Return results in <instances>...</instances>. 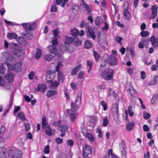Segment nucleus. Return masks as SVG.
Returning <instances> with one entry per match:
<instances>
[{"instance_id":"obj_11","label":"nucleus","mask_w":158,"mask_h":158,"mask_svg":"<svg viewBox=\"0 0 158 158\" xmlns=\"http://www.w3.org/2000/svg\"><path fill=\"white\" fill-rule=\"evenodd\" d=\"M13 52L15 55H16L17 56H22L25 54L24 50L21 49H19L17 48L14 50Z\"/></svg>"},{"instance_id":"obj_61","label":"nucleus","mask_w":158,"mask_h":158,"mask_svg":"<svg viewBox=\"0 0 158 158\" xmlns=\"http://www.w3.org/2000/svg\"><path fill=\"white\" fill-rule=\"evenodd\" d=\"M96 132L98 133V137L101 138L102 136V134L101 131L99 128H97Z\"/></svg>"},{"instance_id":"obj_64","label":"nucleus","mask_w":158,"mask_h":158,"mask_svg":"<svg viewBox=\"0 0 158 158\" xmlns=\"http://www.w3.org/2000/svg\"><path fill=\"white\" fill-rule=\"evenodd\" d=\"M78 77L80 79L82 78L84 76V73L83 71H81L78 74Z\"/></svg>"},{"instance_id":"obj_28","label":"nucleus","mask_w":158,"mask_h":158,"mask_svg":"<svg viewBox=\"0 0 158 158\" xmlns=\"http://www.w3.org/2000/svg\"><path fill=\"white\" fill-rule=\"evenodd\" d=\"M42 56V51L39 48H37L35 55V57L37 59H39Z\"/></svg>"},{"instance_id":"obj_32","label":"nucleus","mask_w":158,"mask_h":158,"mask_svg":"<svg viewBox=\"0 0 158 158\" xmlns=\"http://www.w3.org/2000/svg\"><path fill=\"white\" fill-rule=\"evenodd\" d=\"M81 93L80 92L77 95V98L75 100V104H77L78 103L79 104H80L81 101Z\"/></svg>"},{"instance_id":"obj_54","label":"nucleus","mask_w":158,"mask_h":158,"mask_svg":"<svg viewBox=\"0 0 158 158\" xmlns=\"http://www.w3.org/2000/svg\"><path fill=\"white\" fill-rule=\"evenodd\" d=\"M101 105L103 107V110L105 111L107 109V105L106 103L104 101H102L101 102Z\"/></svg>"},{"instance_id":"obj_9","label":"nucleus","mask_w":158,"mask_h":158,"mask_svg":"<svg viewBox=\"0 0 158 158\" xmlns=\"http://www.w3.org/2000/svg\"><path fill=\"white\" fill-rule=\"evenodd\" d=\"M48 81L51 82V85L49 86V88L50 89H55L60 84L59 82L56 81H52L51 80H50Z\"/></svg>"},{"instance_id":"obj_10","label":"nucleus","mask_w":158,"mask_h":158,"mask_svg":"<svg viewBox=\"0 0 158 158\" xmlns=\"http://www.w3.org/2000/svg\"><path fill=\"white\" fill-rule=\"evenodd\" d=\"M67 112L70 116V120L72 122H74L76 116L74 111L72 110L69 109L67 110Z\"/></svg>"},{"instance_id":"obj_4","label":"nucleus","mask_w":158,"mask_h":158,"mask_svg":"<svg viewBox=\"0 0 158 158\" xmlns=\"http://www.w3.org/2000/svg\"><path fill=\"white\" fill-rule=\"evenodd\" d=\"M118 102H116L112 105V111L113 113L114 118L118 119L119 114L118 113Z\"/></svg>"},{"instance_id":"obj_31","label":"nucleus","mask_w":158,"mask_h":158,"mask_svg":"<svg viewBox=\"0 0 158 158\" xmlns=\"http://www.w3.org/2000/svg\"><path fill=\"white\" fill-rule=\"evenodd\" d=\"M14 153V158H20L22 154V152L19 150H17L16 148H15V153Z\"/></svg>"},{"instance_id":"obj_50","label":"nucleus","mask_w":158,"mask_h":158,"mask_svg":"<svg viewBox=\"0 0 158 158\" xmlns=\"http://www.w3.org/2000/svg\"><path fill=\"white\" fill-rule=\"evenodd\" d=\"M149 35V32L147 31H142L140 32V35L142 37H146Z\"/></svg>"},{"instance_id":"obj_48","label":"nucleus","mask_w":158,"mask_h":158,"mask_svg":"<svg viewBox=\"0 0 158 158\" xmlns=\"http://www.w3.org/2000/svg\"><path fill=\"white\" fill-rule=\"evenodd\" d=\"M151 116V114L149 113L146 111H145L143 113V116L145 119H147L149 118Z\"/></svg>"},{"instance_id":"obj_8","label":"nucleus","mask_w":158,"mask_h":158,"mask_svg":"<svg viewBox=\"0 0 158 158\" xmlns=\"http://www.w3.org/2000/svg\"><path fill=\"white\" fill-rule=\"evenodd\" d=\"M150 42L153 47L154 48L156 49L158 46V41L157 38H155L154 36H152L150 38Z\"/></svg>"},{"instance_id":"obj_34","label":"nucleus","mask_w":158,"mask_h":158,"mask_svg":"<svg viewBox=\"0 0 158 158\" xmlns=\"http://www.w3.org/2000/svg\"><path fill=\"white\" fill-rule=\"evenodd\" d=\"M50 50V52L53 54H56L57 53V50L56 48L54 46H50L48 47Z\"/></svg>"},{"instance_id":"obj_62","label":"nucleus","mask_w":158,"mask_h":158,"mask_svg":"<svg viewBox=\"0 0 158 158\" xmlns=\"http://www.w3.org/2000/svg\"><path fill=\"white\" fill-rule=\"evenodd\" d=\"M122 40V38L121 37L117 36L115 38V40L118 43H120Z\"/></svg>"},{"instance_id":"obj_7","label":"nucleus","mask_w":158,"mask_h":158,"mask_svg":"<svg viewBox=\"0 0 158 158\" xmlns=\"http://www.w3.org/2000/svg\"><path fill=\"white\" fill-rule=\"evenodd\" d=\"M22 35L25 39L27 40H31L33 37L32 33L27 30L23 32L22 33Z\"/></svg>"},{"instance_id":"obj_41","label":"nucleus","mask_w":158,"mask_h":158,"mask_svg":"<svg viewBox=\"0 0 158 158\" xmlns=\"http://www.w3.org/2000/svg\"><path fill=\"white\" fill-rule=\"evenodd\" d=\"M17 116L21 119L24 120L26 119V118L24 113L23 112H19L17 114Z\"/></svg>"},{"instance_id":"obj_20","label":"nucleus","mask_w":158,"mask_h":158,"mask_svg":"<svg viewBox=\"0 0 158 158\" xmlns=\"http://www.w3.org/2000/svg\"><path fill=\"white\" fill-rule=\"evenodd\" d=\"M73 43L75 46L77 47L81 45V41L76 37H74Z\"/></svg>"},{"instance_id":"obj_26","label":"nucleus","mask_w":158,"mask_h":158,"mask_svg":"<svg viewBox=\"0 0 158 158\" xmlns=\"http://www.w3.org/2000/svg\"><path fill=\"white\" fill-rule=\"evenodd\" d=\"M92 44L91 42L89 40L85 41L84 44V47L86 49H89L92 46Z\"/></svg>"},{"instance_id":"obj_53","label":"nucleus","mask_w":158,"mask_h":158,"mask_svg":"<svg viewBox=\"0 0 158 158\" xmlns=\"http://www.w3.org/2000/svg\"><path fill=\"white\" fill-rule=\"evenodd\" d=\"M10 47L12 49H16L18 48V46L17 44L12 43L10 44Z\"/></svg>"},{"instance_id":"obj_18","label":"nucleus","mask_w":158,"mask_h":158,"mask_svg":"<svg viewBox=\"0 0 158 158\" xmlns=\"http://www.w3.org/2000/svg\"><path fill=\"white\" fill-rule=\"evenodd\" d=\"M81 65L79 64L78 66L74 67L71 72V74L72 75H76L78 71L81 69Z\"/></svg>"},{"instance_id":"obj_29","label":"nucleus","mask_w":158,"mask_h":158,"mask_svg":"<svg viewBox=\"0 0 158 158\" xmlns=\"http://www.w3.org/2000/svg\"><path fill=\"white\" fill-rule=\"evenodd\" d=\"M57 92L56 90H49L48 91L46 94V95L48 98H49L51 97L56 94Z\"/></svg>"},{"instance_id":"obj_63","label":"nucleus","mask_w":158,"mask_h":158,"mask_svg":"<svg viewBox=\"0 0 158 158\" xmlns=\"http://www.w3.org/2000/svg\"><path fill=\"white\" fill-rule=\"evenodd\" d=\"M24 125L25 127V130L26 131H27L29 130L30 129V124L27 123H25Z\"/></svg>"},{"instance_id":"obj_16","label":"nucleus","mask_w":158,"mask_h":158,"mask_svg":"<svg viewBox=\"0 0 158 158\" xmlns=\"http://www.w3.org/2000/svg\"><path fill=\"white\" fill-rule=\"evenodd\" d=\"M124 16L125 19H131V14L128 11V7L126 9H125L124 11Z\"/></svg>"},{"instance_id":"obj_3","label":"nucleus","mask_w":158,"mask_h":158,"mask_svg":"<svg viewBox=\"0 0 158 158\" xmlns=\"http://www.w3.org/2000/svg\"><path fill=\"white\" fill-rule=\"evenodd\" d=\"M91 147L86 144L83 149L82 151L83 156L84 158H87L88 156L91 153Z\"/></svg>"},{"instance_id":"obj_47","label":"nucleus","mask_w":158,"mask_h":158,"mask_svg":"<svg viewBox=\"0 0 158 158\" xmlns=\"http://www.w3.org/2000/svg\"><path fill=\"white\" fill-rule=\"evenodd\" d=\"M86 136L88 138L89 140L91 142L94 140V137L91 134L89 133H87Z\"/></svg>"},{"instance_id":"obj_43","label":"nucleus","mask_w":158,"mask_h":158,"mask_svg":"<svg viewBox=\"0 0 158 158\" xmlns=\"http://www.w3.org/2000/svg\"><path fill=\"white\" fill-rule=\"evenodd\" d=\"M6 131V128L5 126L2 125L0 128V138H1L3 135V133L5 132Z\"/></svg>"},{"instance_id":"obj_45","label":"nucleus","mask_w":158,"mask_h":158,"mask_svg":"<svg viewBox=\"0 0 158 158\" xmlns=\"http://www.w3.org/2000/svg\"><path fill=\"white\" fill-rule=\"evenodd\" d=\"M127 111L128 113H129V115L130 116H132L133 115V112L132 110V107L129 106H128L127 109Z\"/></svg>"},{"instance_id":"obj_12","label":"nucleus","mask_w":158,"mask_h":158,"mask_svg":"<svg viewBox=\"0 0 158 158\" xmlns=\"http://www.w3.org/2000/svg\"><path fill=\"white\" fill-rule=\"evenodd\" d=\"M45 133L48 136H51L53 135L55 133V131L52 130L49 127V125L48 124L47 126L46 127Z\"/></svg>"},{"instance_id":"obj_51","label":"nucleus","mask_w":158,"mask_h":158,"mask_svg":"<svg viewBox=\"0 0 158 158\" xmlns=\"http://www.w3.org/2000/svg\"><path fill=\"white\" fill-rule=\"evenodd\" d=\"M94 56L95 60L97 61L100 58V55L98 53L95 51H94Z\"/></svg>"},{"instance_id":"obj_46","label":"nucleus","mask_w":158,"mask_h":158,"mask_svg":"<svg viewBox=\"0 0 158 158\" xmlns=\"http://www.w3.org/2000/svg\"><path fill=\"white\" fill-rule=\"evenodd\" d=\"M45 59L48 61H51L53 59V56L50 54H47L45 56Z\"/></svg>"},{"instance_id":"obj_44","label":"nucleus","mask_w":158,"mask_h":158,"mask_svg":"<svg viewBox=\"0 0 158 158\" xmlns=\"http://www.w3.org/2000/svg\"><path fill=\"white\" fill-rule=\"evenodd\" d=\"M52 44L53 45H56L58 44L57 40V37L56 36H54L53 38V39L52 40Z\"/></svg>"},{"instance_id":"obj_40","label":"nucleus","mask_w":158,"mask_h":158,"mask_svg":"<svg viewBox=\"0 0 158 158\" xmlns=\"http://www.w3.org/2000/svg\"><path fill=\"white\" fill-rule=\"evenodd\" d=\"M56 4L57 5H60L62 7H64L65 4L62 0H56Z\"/></svg>"},{"instance_id":"obj_36","label":"nucleus","mask_w":158,"mask_h":158,"mask_svg":"<svg viewBox=\"0 0 158 158\" xmlns=\"http://www.w3.org/2000/svg\"><path fill=\"white\" fill-rule=\"evenodd\" d=\"M7 37L10 39H14L17 38V35L15 33H9L7 34Z\"/></svg>"},{"instance_id":"obj_33","label":"nucleus","mask_w":158,"mask_h":158,"mask_svg":"<svg viewBox=\"0 0 158 158\" xmlns=\"http://www.w3.org/2000/svg\"><path fill=\"white\" fill-rule=\"evenodd\" d=\"M73 38L71 37L66 36L65 37V44H69L73 42Z\"/></svg>"},{"instance_id":"obj_35","label":"nucleus","mask_w":158,"mask_h":158,"mask_svg":"<svg viewBox=\"0 0 158 158\" xmlns=\"http://www.w3.org/2000/svg\"><path fill=\"white\" fill-rule=\"evenodd\" d=\"M108 155L109 158H117V156L112 153V149L108 150Z\"/></svg>"},{"instance_id":"obj_21","label":"nucleus","mask_w":158,"mask_h":158,"mask_svg":"<svg viewBox=\"0 0 158 158\" xmlns=\"http://www.w3.org/2000/svg\"><path fill=\"white\" fill-rule=\"evenodd\" d=\"M87 35L88 38H91L93 40H95L96 38V35L94 32L90 31L89 29L87 31Z\"/></svg>"},{"instance_id":"obj_22","label":"nucleus","mask_w":158,"mask_h":158,"mask_svg":"<svg viewBox=\"0 0 158 158\" xmlns=\"http://www.w3.org/2000/svg\"><path fill=\"white\" fill-rule=\"evenodd\" d=\"M70 32L73 36H74V37H76V36L78 35L79 31L75 28H73L70 30Z\"/></svg>"},{"instance_id":"obj_6","label":"nucleus","mask_w":158,"mask_h":158,"mask_svg":"<svg viewBox=\"0 0 158 158\" xmlns=\"http://www.w3.org/2000/svg\"><path fill=\"white\" fill-rule=\"evenodd\" d=\"M158 6L157 5H153L151 8L152 13L150 19H153L156 17L157 13Z\"/></svg>"},{"instance_id":"obj_49","label":"nucleus","mask_w":158,"mask_h":158,"mask_svg":"<svg viewBox=\"0 0 158 158\" xmlns=\"http://www.w3.org/2000/svg\"><path fill=\"white\" fill-rule=\"evenodd\" d=\"M36 26V24L35 23H34L32 24H29L28 27V30L30 31L33 30L35 29Z\"/></svg>"},{"instance_id":"obj_24","label":"nucleus","mask_w":158,"mask_h":158,"mask_svg":"<svg viewBox=\"0 0 158 158\" xmlns=\"http://www.w3.org/2000/svg\"><path fill=\"white\" fill-rule=\"evenodd\" d=\"M22 64L19 62L14 64V70L16 72H19L21 70Z\"/></svg>"},{"instance_id":"obj_15","label":"nucleus","mask_w":158,"mask_h":158,"mask_svg":"<svg viewBox=\"0 0 158 158\" xmlns=\"http://www.w3.org/2000/svg\"><path fill=\"white\" fill-rule=\"evenodd\" d=\"M6 150L3 147L0 148V158H6Z\"/></svg>"},{"instance_id":"obj_5","label":"nucleus","mask_w":158,"mask_h":158,"mask_svg":"<svg viewBox=\"0 0 158 158\" xmlns=\"http://www.w3.org/2000/svg\"><path fill=\"white\" fill-rule=\"evenodd\" d=\"M108 63L111 65H116L117 61L116 57L112 55H110L108 58Z\"/></svg>"},{"instance_id":"obj_57","label":"nucleus","mask_w":158,"mask_h":158,"mask_svg":"<svg viewBox=\"0 0 158 158\" xmlns=\"http://www.w3.org/2000/svg\"><path fill=\"white\" fill-rule=\"evenodd\" d=\"M103 125L104 127L106 126L107 125L108 123V118H104L103 119Z\"/></svg>"},{"instance_id":"obj_59","label":"nucleus","mask_w":158,"mask_h":158,"mask_svg":"<svg viewBox=\"0 0 158 158\" xmlns=\"http://www.w3.org/2000/svg\"><path fill=\"white\" fill-rule=\"evenodd\" d=\"M44 152L45 154H48L49 152V146L47 145L45 147L44 149Z\"/></svg>"},{"instance_id":"obj_2","label":"nucleus","mask_w":158,"mask_h":158,"mask_svg":"<svg viewBox=\"0 0 158 158\" xmlns=\"http://www.w3.org/2000/svg\"><path fill=\"white\" fill-rule=\"evenodd\" d=\"M98 42L102 47H105L106 44V37L102 33L98 32Z\"/></svg>"},{"instance_id":"obj_19","label":"nucleus","mask_w":158,"mask_h":158,"mask_svg":"<svg viewBox=\"0 0 158 158\" xmlns=\"http://www.w3.org/2000/svg\"><path fill=\"white\" fill-rule=\"evenodd\" d=\"M15 152V148H12L8 149L7 153L8 156L10 157H14Z\"/></svg>"},{"instance_id":"obj_52","label":"nucleus","mask_w":158,"mask_h":158,"mask_svg":"<svg viewBox=\"0 0 158 158\" xmlns=\"http://www.w3.org/2000/svg\"><path fill=\"white\" fill-rule=\"evenodd\" d=\"M122 147L123 148V150L122 151V155L123 156L126 157V147L125 145L124 144L122 145Z\"/></svg>"},{"instance_id":"obj_56","label":"nucleus","mask_w":158,"mask_h":158,"mask_svg":"<svg viewBox=\"0 0 158 158\" xmlns=\"http://www.w3.org/2000/svg\"><path fill=\"white\" fill-rule=\"evenodd\" d=\"M108 25L106 22H105L104 26L102 28V30L104 31H106L108 29Z\"/></svg>"},{"instance_id":"obj_30","label":"nucleus","mask_w":158,"mask_h":158,"mask_svg":"<svg viewBox=\"0 0 158 158\" xmlns=\"http://www.w3.org/2000/svg\"><path fill=\"white\" fill-rule=\"evenodd\" d=\"M102 18L101 17H98L95 20V24L97 26H99L103 23L101 21Z\"/></svg>"},{"instance_id":"obj_1","label":"nucleus","mask_w":158,"mask_h":158,"mask_svg":"<svg viewBox=\"0 0 158 158\" xmlns=\"http://www.w3.org/2000/svg\"><path fill=\"white\" fill-rule=\"evenodd\" d=\"M114 71L111 69H106L102 73V77L107 80L111 79L113 77Z\"/></svg>"},{"instance_id":"obj_42","label":"nucleus","mask_w":158,"mask_h":158,"mask_svg":"<svg viewBox=\"0 0 158 158\" xmlns=\"http://www.w3.org/2000/svg\"><path fill=\"white\" fill-rule=\"evenodd\" d=\"M71 109L74 111L77 110L78 108L77 104H74L73 102H71Z\"/></svg>"},{"instance_id":"obj_14","label":"nucleus","mask_w":158,"mask_h":158,"mask_svg":"<svg viewBox=\"0 0 158 158\" xmlns=\"http://www.w3.org/2000/svg\"><path fill=\"white\" fill-rule=\"evenodd\" d=\"M14 76L15 75L12 73L10 72L5 76V78L8 82H11L13 81Z\"/></svg>"},{"instance_id":"obj_38","label":"nucleus","mask_w":158,"mask_h":158,"mask_svg":"<svg viewBox=\"0 0 158 158\" xmlns=\"http://www.w3.org/2000/svg\"><path fill=\"white\" fill-rule=\"evenodd\" d=\"M142 41L145 45L146 47L148 48L147 46L149 44V40L147 38H143L142 39Z\"/></svg>"},{"instance_id":"obj_25","label":"nucleus","mask_w":158,"mask_h":158,"mask_svg":"<svg viewBox=\"0 0 158 158\" xmlns=\"http://www.w3.org/2000/svg\"><path fill=\"white\" fill-rule=\"evenodd\" d=\"M68 129V127L67 125H63L60 126L58 128V130L61 132H65Z\"/></svg>"},{"instance_id":"obj_60","label":"nucleus","mask_w":158,"mask_h":158,"mask_svg":"<svg viewBox=\"0 0 158 158\" xmlns=\"http://www.w3.org/2000/svg\"><path fill=\"white\" fill-rule=\"evenodd\" d=\"M50 10L51 12H56L57 11V8L56 6L54 5H52Z\"/></svg>"},{"instance_id":"obj_23","label":"nucleus","mask_w":158,"mask_h":158,"mask_svg":"<svg viewBox=\"0 0 158 158\" xmlns=\"http://www.w3.org/2000/svg\"><path fill=\"white\" fill-rule=\"evenodd\" d=\"M83 6L85 8L87 11L88 13H91L92 10V8L91 6L88 5L83 1Z\"/></svg>"},{"instance_id":"obj_17","label":"nucleus","mask_w":158,"mask_h":158,"mask_svg":"<svg viewBox=\"0 0 158 158\" xmlns=\"http://www.w3.org/2000/svg\"><path fill=\"white\" fill-rule=\"evenodd\" d=\"M11 58H13V57L12 56H10L8 57V58H7L6 60V64L8 67V70H12L13 69L14 70V64H13V65H11V64L8 63V62L9 61V60Z\"/></svg>"},{"instance_id":"obj_55","label":"nucleus","mask_w":158,"mask_h":158,"mask_svg":"<svg viewBox=\"0 0 158 158\" xmlns=\"http://www.w3.org/2000/svg\"><path fill=\"white\" fill-rule=\"evenodd\" d=\"M107 63V60L106 59H103L101 60V63L100 66L105 67Z\"/></svg>"},{"instance_id":"obj_58","label":"nucleus","mask_w":158,"mask_h":158,"mask_svg":"<svg viewBox=\"0 0 158 158\" xmlns=\"http://www.w3.org/2000/svg\"><path fill=\"white\" fill-rule=\"evenodd\" d=\"M30 23H22L21 25L25 29L28 30Z\"/></svg>"},{"instance_id":"obj_39","label":"nucleus","mask_w":158,"mask_h":158,"mask_svg":"<svg viewBox=\"0 0 158 158\" xmlns=\"http://www.w3.org/2000/svg\"><path fill=\"white\" fill-rule=\"evenodd\" d=\"M46 123V119L45 117H43L42 118V128L44 129V128L47 126V125Z\"/></svg>"},{"instance_id":"obj_37","label":"nucleus","mask_w":158,"mask_h":158,"mask_svg":"<svg viewBox=\"0 0 158 158\" xmlns=\"http://www.w3.org/2000/svg\"><path fill=\"white\" fill-rule=\"evenodd\" d=\"M135 123L134 122H131L129 123L127 125L126 127L127 130L128 131L132 130L133 129V127Z\"/></svg>"},{"instance_id":"obj_13","label":"nucleus","mask_w":158,"mask_h":158,"mask_svg":"<svg viewBox=\"0 0 158 158\" xmlns=\"http://www.w3.org/2000/svg\"><path fill=\"white\" fill-rule=\"evenodd\" d=\"M47 89L46 86L44 84H39L38 85V87L37 89H35V90L40 91L42 93L44 92Z\"/></svg>"},{"instance_id":"obj_27","label":"nucleus","mask_w":158,"mask_h":158,"mask_svg":"<svg viewBox=\"0 0 158 158\" xmlns=\"http://www.w3.org/2000/svg\"><path fill=\"white\" fill-rule=\"evenodd\" d=\"M58 79L59 82L62 83L64 79V77L62 73H61L60 71H59L58 73Z\"/></svg>"}]
</instances>
